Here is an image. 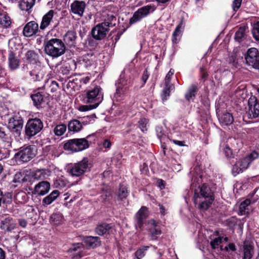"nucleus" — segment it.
I'll return each instance as SVG.
<instances>
[{"label": "nucleus", "instance_id": "38", "mask_svg": "<svg viewBox=\"0 0 259 259\" xmlns=\"http://www.w3.org/2000/svg\"><path fill=\"white\" fill-rule=\"evenodd\" d=\"M35 0H21L19 6L22 11H28L32 8Z\"/></svg>", "mask_w": 259, "mask_h": 259}, {"label": "nucleus", "instance_id": "35", "mask_svg": "<svg viewBox=\"0 0 259 259\" xmlns=\"http://www.w3.org/2000/svg\"><path fill=\"white\" fill-rule=\"evenodd\" d=\"M43 88L47 91L53 93L58 89L59 84L56 81L48 79L45 82Z\"/></svg>", "mask_w": 259, "mask_h": 259}, {"label": "nucleus", "instance_id": "33", "mask_svg": "<svg viewBox=\"0 0 259 259\" xmlns=\"http://www.w3.org/2000/svg\"><path fill=\"white\" fill-rule=\"evenodd\" d=\"M128 89V87H121L117 85L116 93L114 96V99L117 101L120 102L124 99V94Z\"/></svg>", "mask_w": 259, "mask_h": 259}, {"label": "nucleus", "instance_id": "56", "mask_svg": "<svg viewBox=\"0 0 259 259\" xmlns=\"http://www.w3.org/2000/svg\"><path fill=\"white\" fill-rule=\"evenodd\" d=\"M242 0H234L233 2L232 8L234 11H237L241 6Z\"/></svg>", "mask_w": 259, "mask_h": 259}, {"label": "nucleus", "instance_id": "59", "mask_svg": "<svg viewBox=\"0 0 259 259\" xmlns=\"http://www.w3.org/2000/svg\"><path fill=\"white\" fill-rule=\"evenodd\" d=\"M200 70L201 78L204 80H205L208 76V74L206 71L205 68H204V67H201Z\"/></svg>", "mask_w": 259, "mask_h": 259}, {"label": "nucleus", "instance_id": "60", "mask_svg": "<svg viewBox=\"0 0 259 259\" xmlns=\"http://www.w3.org/2000/svg\"><path fill=\"white\" fill-rule=\"evenodd\" d=\"M229 63L232 65L233 67H236L237 62L236 59V57L234 56H232L229 58Z\"/></svg>", "mask_w": 259, "mask_h": 259}, {"label": "nucleus", "instance_id": "58", "mask_svg": "<svg viewBox=\"0 0 259 259\" xmlns=\"http://www.w3.org/2000/svg\"><path fill=\"white\" fill-rule=\"evenodd\" d=\"M6 138L7 135L5 133V128L0 126V138L4 141H7L8 139H6Z\"/></svg>", "mask_w": 259, "mask_h": 259}, {"label": "nucleus", "instance_id": "57", "mask_svg": "<svg viewBox=\"0 0 259 259\" xmlns=\"http://www.w3.org/2000/svg\"><path fill=\"white\" fill-rule=\"evenodd\" d=\"M224 151L227 157H231L232 155V150L228 144L225 146Z\"/></svg>", "mask_w": 259, "mask_h": 259}, {"label": "nucleus", "instance_id": "37", "mask_svg": "<svg viewBox=\"0 0 259 259\" xmlns=\"http://www.w3.org/2000/svg\"><path fill=\"white\" fill-rule=\"evenodd\" d=\"M117 19L115 16L112 14L107 15L104 22L102 23L109 29L110 27H114L116 23Z\"/></svg>", "mask_w": 259, "mask_h": 259}, {"label": "nucleus", "instance_id": "11", "mask_svg": "<svg viewBox=\"0 0 259 259\" xmlns=\"http://www.w3.org/2000/svg\"><path fill=\"white\" fill-rule=\"evenodd\" d=\"M8 127L13 132L19 133L22 130L23 120L20 116H12L8 118Z\"/></svg>", "mask_w": 259, "mask_h": 259}, {"label": "nucleus", "instance_id": "24", "mask_svg": "<svg viewBox=\"0 0 259 259\" xmlns=\"http://www.w3.org/2000/svg\"><path fill=\"white\" fill-rule=\"evenodd\" d=\"M147 229L150 233L151 239L155 240L158 236L161 234L160 230L157 227V225L154 220H151L148 221L147 223Z\"/></svg>", "mask_w": 259, "mask_h": 259}, {"label": "nucleus", "instance_id": "41", "mask_svg": "<svg viewBox=\"0 0 259 259\" xmlns=\"http://www.w3.org/2000/svg\"><path fill=\"white\" fill-rule=\"evenodd\" d=\"M11 20L9 16L5 13H0V24L5 28H8L11 25Z\"/></svg>", "mask_w": 259, "mask_h": 259}, {"label": "nucleus", "instance_id": "34", "mask_svg": "<svg viewBox=\"0 0 259 259\" xmlns=\"http://www.w3.org/2000/svg\"><path fill=\"white\" fill-rule=\"evenodd\" d=\"M183 20L182 19L172 33V41L173 43L177 44L179 41L182 33L181 29L183 27Z\"/></svg>", "mask_w": 259, "mask_h": 259}, {"label": "nucleus", "instance_id": "14", "mask_svg": "<svg viewBox=\"0 0 259 259\" xmlns=\"http://www.w3.org/2000/svg\"><path fill=\"white\" fill-rule=\"evenodd\" d=\"M248 114L251 118H255L259 115V101L255 97H250L248 101Z\"/></svg>", "mask_w": 259, "mask_h": 259}, {"label": "nucleus", "instance_id": "39", "mask_svg": "<svg viewBox=\"0 0 259 259\" xmlns=\"http://www.w3.org/2000/svg\"><path fill=\"white\" fill-rule=\"evenodd\" d=\"M220 122L224 125H228L232 124L234 119L231 114L225 112L219 118Z\"/></svg>", "mask_w": 259, "mask_h": 259}, {"label": "nucleus", "instance_id": "46", "mask_svg": "<svg viewBox=\"0 0 259 259\" xmlns=\"http://www.w3.org/2000/svg\"><path fill=\"white\" fill-rule=\"evenodd\" d=\"M165 87L163 91L162 100H165L166 96H169L170 91L174 89V87L172 84L165 83Z\"/></svg>", "mask_w": 259, "mask_h": 259}, {"label": "nucleus", "instance_id": "2", "mask_svg": "<svg viewBox=\"0 0 259 259\" xmlns=\"http://www.w3.org/2000/svg\"><path fill=\"white\" fill-rule=\"evenodd\" d=\"M103 99V93L101 88L96 86L89 90L86 94V103L91 105H82L79 107L80 111H87L96 108Z\"/></svg>", "mask_w": 259, "mask_h": 259}, {"label": "nucleus", "instance_id": "62", "mask_svg": "<svg viewBox=\"0 0 259 259\" xmlns=\"http://www.w3.org/2000/svg\"><path fill=\"white\" fill-rule=\"evenodd\" d=\"M103 146L105 148H110L111 146V142L108 139H105L103 141Z\"/></svg>", "mask_w": 259, "mask_h": 259}, {"label": "nucleus", "instance_id": "21", "mask_svg": "<svg viewBox=\"0 0 259 259\" xmlns=\"http://www.w3.org/2000/svg\"><path fill=\"white\" fill-rule=\"evenodd\" d=\"M33 105L37 108H42L47 102V97L41 93H36L31 95Z\"/></svg>", "mask_w": 259, "mask_h": 259}, {"label": "nucleus", "instance_id": "26", "mask_svg": "<svg viewBox=\"0 0 259 259\" xmlns=\"http://www.w3.org/2000/svg\"><path fill=\"white\" fill-rule=\"evenodd\" d=\"M54 14V11L51 10L43 16L39 27L40 30H45L50 24Z\"/></svg>", "mask_w": 259, "mask_h": 259}, {"label": "nucleus", "instance_id": "63", "mask_svg": "<svg viewBox=\"0 0 259 259\" xmlns=\"http://www.w3.org/2000/svg\"><path fill=\"white\" fill-rule=\"evenodd\" d=\"M171 142H172L175 144L179 146H185L184 142L183 141H178L176 140L171 139L170 140Z\"/></svg>", "mask_w": 259, "mask_h": 259}, {"label": "nucleus", "instance_id": "44", "mask_svg": "<svg viewBox=\"0 0 259 259\" xmlns=\"http://www.w3.org/2000/svg\"><path fill=\"white\" fill-rule=\"evenodd\" d=\"M66 126L65 124H61L56 126L54 130L55 134L58 136L63 135L66 131Z\"/></svg>", "mask_w": 259, "mask_h": 259}, {"label": "nucleus", "instance_id": "16", "mask_svg": "<svg viewBox=\"0 0 259 259\" xmlns=\"http://www.w3.org/2000/svg\"><path fill=\"white\" fill-rule=\"evenodd\" d=\"M38 31V24L34 21L28 22L24 27L23 34L26 37H31Z\"/></svg>", "mask_w": 259, "mask_h": 259}, {"label": "nucleus", "instance_id": "23", "mask_svg": "<svg viewBox=\"0 0 259 259\" xmlns=\"http://www.w3.org/2000/svg\"><path fill=\"white\" fill-rule=\"evenodd\" d=\"M95 60L96 57L93 54L88 53L83 56L82 58L79 60L78 63L85 68H88L94 64Z\"/></svg>", "mask_w": 259, "mask_h": 259}, {"label": "nucleus", "instance_id": "54", "mask_svg": "<svg viewBox=\"0 0 259 259\" xmlns=\"http://www.w3.org/2000/svg\"><path fill=\"white\" fill-rule=\"evenodd\" d=\"M83 248V245L81 243H78L77 244H75L73 245L72 247H71L69 251H78V252H80L82 250V249Z\"/></svg>", "mask_w": 259, "mask_h": 259}, {"label": "nucleus", "instance_id": "15", "mask_svg": "<svg viewBox=\"0 0 259 259\" xmlns=\"http://www.w3.org/2000/svg\"><path fill=\"white\" fill-rule=\"evenodd\" d=\"M148 215V209L146 206H142L136 214V226L141 230Z\"/></svg>", "mask_w": 259, "mask_h": 259}, {"label": "nucleus", "instance_id": "19", "mask_svg": "<svg viewBox=\"0 0 259 259\" xmlns=\"http://www.w3.org/2000/svg\"><path fill=\"white\" fill-rule=\"evenodd\" d=\"M25 58L28 63V64L25 65H33V66H34L40 64L39 56L34 51H28L25 55Z\"/></svg>", "mask_w": 259, "mask_h": 259}, {"label": "nucleus", "instance_id": "6", "mask_svg": "<svg viewBox=\"0 0 259 259\" xmlns=\"http://www.w3.org/2000/svg\"><path fill=\"white\" fill-rule=\"evenodd\" d=\"M23 69L26 74L29 75L31 79L34 81H40L44 78L46 73L45 69L40 65L34 66L24 65Z\"/></svg>", "mask_w": 259, "mask_h": 259}, {"label": "nucleus", "instance_id": "7", "mask_svg": "<svg viewBox=\"0 0 259 259\" xmlns=\"http://www.w3.org/2000/svg\"><path fill=\"white\" fill-rule=\"evenodd\" d=\"M36 154L35 146H24L20 148V151L15 154V158L23 162H27L33 158Z\"/></svg>", "mask_w": 259, "mask_h": 259}, {"label": "nucleus", "instance_id": "9", "mask_svg": "<svg viewBox=\"0 0 259 259\" xmlns=\"http://www.w3.org/2000/svg\"><path fill=\"white\" fill-rule=\"evenodd\" d=\"M247 65L259 70V52L255 48L249 49L245 55Z\"/></svg>", "mask_w": 259, "mask_h": 259}, {"label": "nucleus", "instance_id": "1", "mask_svg": "<svg viewBox=\"0 0 259 259\" xmlns=\"http://www.w3.org/2000/svg\"><path fill=\"white\" fill-rule=\"evenodd\" d=\"M214 200L213 193L210 188L205 184L199 187L198 190L195 191L194 202L198 205L200 211H205L211 206Z\"/></svg>", "mask_w": 259, "mask_h": 259}, {"label": "nucleus", "instance_id": "20", "mask_svg": "<svg viewBox=\"0 0 259 259\" xmlns=\"http://www.w3.org/2000/svg\"><path fill=\"white\" fill-rule=\"evenodd\" d=\"M50 175V171L46 169H39L30 174V183L32 180L44 181Z\"/></svg>", "mask_w": 259, "mask_h": 259}, {"label": "nucleus", "instance_id": "5", "mask_svg": "<svg viewBox=\"0 0 259 259\" xmlns=\"http://www.w3.org/2000/svg\"><path fill=\"white\" fill-rule=\"evenodd\" d=\"M42 128L43 123L40 119H29L25 127V136L29 139L39 133Z\"/></svg>", "mask_w": 259, "mask_h": 259}, {"label": "nucleus", "instance_id": "31", "mask_svg": "<svg viewBox=\"0 0 259 259\" xmlns=\"http://www.w3.org/2000/svg\"><path fill=\"white\" fill-rule=\"evenodd\" d=\"M9 66L11 70H15L19 66L20 61L12 51L10 52L8 57Z\"/></svg>", "mask_w": 259, "mask_h": 259}, {"label": "nucleus", "instance_id": "12", "mask_svg": "<svg viewBox=\"0 0 259 259\" xmlns=\"http://www.w3.org/2000/svg\"><path fill=\"white\" fill-rule=\"evenodd\" d=\"M50 188L51 185L49 182L41 181L35 185L32 193L34 195L44 196L49 192Z\"/></svg>", "mask_w": 259, "mask_h": 259}, {"label": "nucleus", "instance_id": "29", "mask_svg": "<svg viewBox=\"0 0 259 259\" xmlns=\"http://www.w3.org/2000/svg\"><path fill=\"white\" fill-rule=\"evenodd\" d=\"M77 38L76 33L73 31H68L64 36V40L69 46H74Z\"/></svg>", "mask_w": 259, "mask_h": 259}, {"label": "nucleus", "instance_id": "28", "mask_svg": "<svg viewBox=\"0 0 259 259\" xmlns=\"http://www.w3.org/2000/svg\"><path fill=\"white\" fill-rule=\"evenodd\" d=\"M13 181L19 183L30 182V174H27L24 172H18L15 175Z\"/></svg>", "mask_w": 259, "mask_h": 259}, {"label": "nucleus", "instance_id": "47", "mask_svg": "<svg viewBox=\"0 0 259 259\" xmlns=\"http://www.w3.org/2000/svg\"><path fill=\"white\" fill-rule=\"evenodd\" d=\"M148 246H143L138 249L135 252V256L138 259L142 258L145 255V251L147 250Z\"/></svg>", "mask_w": 259, "mask_h": 259}, {"label": "nucleus", "instance_id": "53", "mask_svg": "<svg viewBox=\"0 0 259 259\" xmlns=\"http://www.w3.org/2000/svg\"><path fill=\"white\" fill-rule=\"evenodd\" d=\"M127 80L124 78V75L121 74L120 78L118 80L117 85H121V87H127Z\"/></svg>", "mask_w": 259, "mask_h": 259}, {"label": "nucleus", "instance_id": "13", "mask_svg": "<svg viewBox=\"0 0 259 259\" xmlns=\"http://www.w3.org/2000/svg\"><path fill=\"white\" fill-rule=\"evenodd\" d=\"M109 29L103 24L100 23L94 27L92 30L93 37L97 40L104 38L107 35Z\"/></svg>", "mask_w": 259, "mask_h": 259}, {"label": "nucleus", "instance_id": "27", "mask_svg": "<svg viewBox=\"0 0 259 259\" xmlns=\"http://www.w3.org/2000/svg\"><path fill=\"white\" fill-rule=\"evenodd\" d=\"M112 230V226L107 223H102L97 225L95 232L99 235L109 234Z\"/></svg>", "mask_w": 259, "mask_h": 259}, {"label": "nucleus", "instance_id": "52", "mask_svg": "<svg viewBox=\"0 0 259 259\" xmlns=\"http://www.w3.org/2000/svg\"><path fill=\"white\" fill-rule=\"evenodd\" d=\"M222 242V238L218 237L215 238L213 240H212L210 243V246L213 249H215L218 247V246Z\"/></svg>", "mask_w": 259, "mask_h": 259}, {"label": "nucleus", "instance_id": "43", "mask_svg": "<svg viewBox=\"0 0 259 259\" xmlns=\"http://www.w3.org/2000/svg\"><path fill=\"white\" fill-rule=\"evenodd\" d=\"M244 256L243 259H251L252 257L253 250L251 246H245L244 248ZM255 259H259L256 257Z\"/></svg>", "mask_w": 259, "mask_h": 259}, {"label": "nucleus", "instance_id": "40", "mask_svg": "<svg viewBox=\"0 0 259 259\" xmlns=\"http://www.w3.org/2000/svg\"><path fill=\"white\" fill-rule=\"evenodd\" d=\"M129 191L127 190V187L123 185H120L118 192V199L119 200L125 199L127 197Z\"/></svg>", "mask_w": 259, "mask_h": 259}, {"label": "nucleus", "instance_id": "55", "mask_svg": "<svg viewBox=\"0 0 259 259\" xmlns=\"http://www.w3.org/2000/svg\"><path fill=\"white\" fill-rule=\"evenodd\" d=\"M174 72H175V71L174 69H170V70L169 71V72L167 73V74H166V75L165 76V83L170 84V79H171L172 76L174 74Z\"/></svg>", "mask_w": 259, "mask_h": 259}, {"label": "nucleus", "instance_id": "45", "mask_svg": "<svg viewBox=\"0 0 259 259\" xmlns=\"http://www.w3.org/2000/svg\"><path fill=\"white\" fill-rule=\"evenodd\" d=\"M197 91V87L195 85H191L189 89L188 92L185 95L186 99L190 100L191 98L195 97Z\"/></svg>", "mask_w": 259, "mask_h": 259}, {"label": "nucleus", "instance_id": "64", "mask_svg": "<svg viewBox=\"0 0 259 259\" xmlns=\"http://www.w3.org/2000/svg\"><path fill=\"white\" fill-rule=\"evenodd\" d=\"M156 132L157 133V136L159 139L162 137L163 135V133L162 132V128L160 127H156Z\"/></svg>", "mask_w": 259, "mask_h": 259}, {"label": "nucleus", "instance_id": "17", "mask_svg": "<svg viewBox=\"0 0 259 259\" xmlns=\"http://www.w3.org/2000/svg\"><path fill=\"white\" fill-rule=\"evenodd\" d=\"M86 4L84 1H74L70 6L71 11L74 14L81 17L83 16Z\"/></svg>", "mask_w": 259, "mask_h": 259}, {"label": "nucleus", "instance_id": "42", "mask_svg": "<svg viewBox=\"0 0 259 259\" xmlns=\"http://www.w3.org/2000/svg\"><path fill=\"white\" fill-rule=\"evenodd\" d=\"M245 30L246 28L245 27H241L236 31L235 35V39L238 42H241L243 41L244 38Z\"/></svg>", "mask_w": 259, "mask_h": 259}, {"label": "nucleus", "instance_id": "30", "mask_svg": "<svg viewBox=\"0 0 259 259\" xmlns=\"http://www.w3.org/2000/svg\"><path fill=\"white\" fill-rule=\"evenodd\" d=\"M60 192L58 190H54L49 195L45 197L42 201L43 205H48L51 204L59 196Z\"/></svg>", "mask_w": 259, "mask_h": 259}, {"label": "nucleus", "instance_id": "50", "mask_svg": "<svg viewBox=\"0 0 259 259\" xmlns=\"http://www.w3.org/2000/svg\"><path fill=\"white\" fill-rule=\"evenodd\" d=\"M138 123L139 126L142 132H144L147 131V124L148 123V120L147 119L145 118H141L139 121Z\"/></svg>", "mask_w": 259, "mask_h": 259}, {"label": "nucleus", "instance_id": "36", "mask_svg": "<svg viewBox=\"0 0 259 259\" xmlns=\"http://www.w3.org/2000/svg\"><path fill=\"white\" fill-rule=\"evenodd\" d=\"M251 203V200L246 199L244 201L241 202L239 208V214L245 215L248 213L249 209V206Z\"/></svg>", "mask_w": 259, "mask_h": 259}, {"label": "nucleus", "instance_id": "48", "mask_svg": "<svg viewBox=\"0 0 259 259\" xmlns=\"http://www.w3.org/2000/svg\"><path fill=\"white\" fill-rule=\"evenodd\" d=\"M252 33L254 39L259 40V21L254 24Z\"/></svg>", "mask_w": 259, "mask_h": 259}, {"label": "nucleus", "instance_id": "3", "mask_svg": "<svg viewBox=\"0 0 259 259\" xmlns=\"http://www.w3.org/2000/svg\"><path fill=\"white\" fill-rule=\"evenodd\" d=\"M66 46L61 39L51 38L45 42L44 51L46 54L52 58H58L65 53Z\"/></svg>", "mask_w": 259, "mask_h": 259}, {"label": "nucleus", "instance_id": "32", "mask_svg": "<svg viewBox=\"0 0 259 259\" xmlns=\"http://www.w3.org/2000/svg\"><path fill=\"white\" fill-rule=\"evenodd\" d=\"M68 130L70 132L77 133L82 128V123L77 119H73L70 121L68 124Z\"/></svg>", "mask_w": 259, "mask_h": 259}, {"label": "nucleus", "instance_id": "4", "mask_svg": "<svg viewBox=\"0 0 259 259\" xmlns=\"http://www.w3.org/2000/svg\"><path fill=\"white\" fill-rule=\"evenodd\" d=\"M89 141L86 138H75L68 140L64 143V150L72 152L82 151L89 147Z\"/></svg>", "mask_w": 259, "mask_h": 259}, {"label": "nucleus", "instance_id": "10", "mask_svg": "<svg viewBox=\"0 0 259 259\" xmlns=\"http://www.w3.org/2000/svg\"><path fill=\"white\" fill-rule=\"evenodd\" d=\"M88 167V160L87 158H84L82 160L74 163L68 171L72 177H78L85 172Z\"/></svg>", "mask_w": 259, "mask_h": 259}, {"label": "nucleus", "instance_id": "22", "mask_svg": "<svg viewBox=\"0 0 259 259\" xmlns=\"http://www.w3.org/2000/svg\"><path fill=\"white\" fill-rule=\"evenodd\" d=\"M15 227V223L11 217L4 218L1 222V228L8 232L12 231Z\"/></svg>", "mask_w": 259, "mask_h": 259}, {"label": "nucleus", "instance_id": "25", "mask_svg": "<svg viewBox=\"0 0 259 259\" xmlns=\"http://www.w3.org/2000/svg\"><path fill=\"white\" fill-rule=\"evenodd\" d=\"M83 242L90 248H95L101 244V241L98 237L86 236L83 239Z\"/></svg>", "mask_w": 259, "mask_h": 259}, {"label": "nucleus", "instance_id": "8", "mask_svg": "<svg viewBox=\"0 0 259 259\" xmlns=\"http://www.w3.org/2000/svg\"><path fill=\"white\" fill-rule=\"evenodd\" d=\"M155 10L156 7L151 5L139 8L134 13L133 17L130 19V23L133 24L140 21L151 13L153 12Z\"/></svg>", "mask_w": 259, "mask_h": 259}, {"label": "nucleus", "instance_id": "61", "mask_svg": "<svg viewBox=\"0 0 259 259\" xmlns=\"http://www.w3.org/2000/svg\"><path fill=\"white\" fill-rule=\"evenodd\" d=\"M149 73L148 72L147 69H145L142 75V80L144 81V83H145L147 81L149 76Z\"/></svg>", "mask_w": 259, "mask_h": 259}, {"label": "nucleus", "instance_id": "18", "mask_svg": "<svg viewBox=\"0 0 259 259\" xmlns=\"http://www.w3.org/2000/svg\"><path fill=\"white\" fill-rule=\"evenodd\" d=\"M258 157V153L253 151L247 156L240 159L238 161L239 165L241 166L242 169L245 170L248 168L251 161L257 159Z\"/></svg>", "mask_w": 259, "mask_h": 259}, {"label": "nucleus", "instance_id": "51", "mask_svg": "<svg viewBox=\"0 0 259 259\" xmlns=\"http://www.w3.org/2000/svg\"><path fill=\"white\" fill-rule=\"evenodd\" d=\"M51 220L55 225H59L62 221V217L59 214H53L51 217Z\"/></svg>", "mask_w": 259, "mask_h": 259}, {"label": "nucleus", "instance_id": "49", "mask_svg": "<svg viewBox=\"0 0 259 259\" xmlns=\"http://www.w3.org/2000/svg\"><path fill=\"white\" fill-rule=\"evenodd\" d=\"M244 170L241 168V166L239 165L238 161L235 163L232 169V174L236 176L240 172H242Z\"/></svg>", "mask_w": 259, "mask_h": 259}]
</instances>
